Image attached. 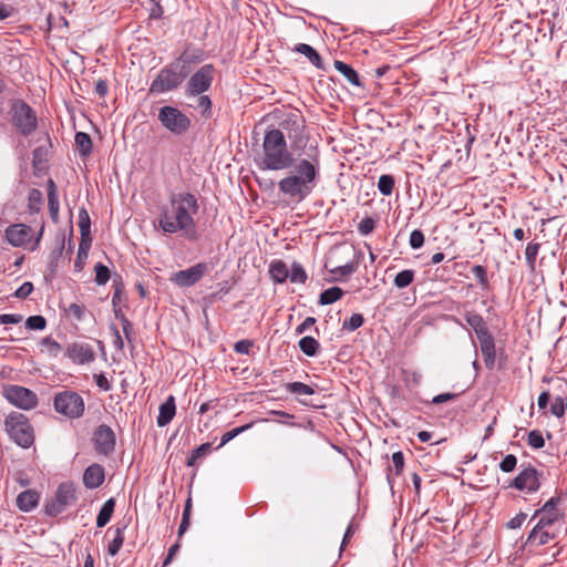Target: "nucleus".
<instances>
[{
	"instance_id": "48",
	"label": "nucleus",
	"mask_w": 567,
	"mask_h": 567,
	"mask_svg": "<svg viewBox=\"0 0 567 567\" xmlns=\"http://www.w3.org/2000/svg\"><path fill=\"white\" fill-rule=\"evenodd\" d=\"M517 464V458L513 454L506 455L503 461L499 463L501 471L505 473L513 472Z\"/></svg>"
},
{
	"instance_id": "6",
	"label": "nucleus",
	"mask_w": 567,
	"mask_h": 567,
	"mask_svg": "<svg viewBox=\"0 0 567 567\" xmlns=\"http://www.w3.org/2000/svg\"><path fill=\"white\" fill-rule=\"evenodd\" d=\"M186 76L187 71L181 61L171 63L157 74L151 84L150 92L162 94L175 90L183 83Z\"/></svg>"
},
{
	"instance_id": "19",
	"label": "nucleus",
	"mask_w": 567,
	"mask_h": 567,
	"mask_svg": "<svg viewBox=\"0 0 567 567\" xmlns=\"http://www.w3.org/2000/svg\"><path fill=\"white\" fill-rule=\"evenodd\" d=\"M104 477L105 474L103 466L100 464H92L84 471L83 483L90 489L97 488L103 484Z\"/></svg>"
},
{
	"instance_id": "31",
	"label": "nucleus",
	"mask_w": 567,
	"mask_h": 567,
	"mask_svg": "<svg viewBox=\"0 0 567 567\" xmlns=\"http://www.w3.org/2000/svg\"><path fill=\"white\" fill-rule=\"evenodd\" d=\"M343 296V291L339 287H331L320 293L319 302L321 305H330L339 300Z\"/></svg>"
},
{
	"instance_id": "10",
	"label": "nucleus",
	"mask_w": 567,
	"mask_h": 567,
	"mask_svg": "<svg viewBox=\"0 0 567 567\" xmlns=\"http://www.w3.org/2000/svg\"><path fill=\"white\" fill-rule=\"evenodd\" d=\"M214 79V66L212 64L203 65L189 79L186 86L187 97H196L206 92Z\"/></svg>"
},
{
	"instance_id": "16",
	"label": "nucleus",
	"mask_w": 567,
	"mask_h": 567,
	"mask_svg": "<svg viewBox=\"0 0 567 567\" xmlns=\"http://www.w3.org/2000/svg\"><path fill=\"white\" fill-rule=\"evenodd\" d=\"M65 355L76 364H85L95 360L93 347L86 342H73L66 347Z\"/></svg>"
},
{
	"instance_id": "12",
	"label": "nucleus",
	"mask_w": 567,
	"mask_h": 567,
	"mask_svg": "<svg viewBox=\"0 0 567 567\" xmlns=\"http://www.w3.org/2000/svg\"><path fill=\"white\" fill-rule=\"evenodd\" d=\"M76 499L75 487L72 483H62L55 493L54 501L47 506V512L50 515L61 513L66 506L72 505Z\"/></svg>"
},
{
	"instance_id": "46",
	"label": "nucleus",
	"mask_w": 567,
	"mask_h": 567,
	"mask_svg": "<svg viewBox=\"0 0 567 567\" xmlns=\"http://www.w3.org/2000/svg\"><path fill=\"white\" fill-rule=\"evenodd\" d=\"M47 326V320L42 316H31L25 321V327L31 330H43Z\"/></svg>"
},
{
	"instance_id": "13",
	"label": "nucleus",
	"mask_w": 567,
	"mask_h": 567,
	"mask_svg": "<svg viewBox=\"0 0 567 567\" xmlns=\"http://www.w3.org/2000/svg\"><path fill=\"white\" fill-rule=\"evenodd\" d=\"M207 271V264L199 262L187 269L174 272L171 277V281L178 287H190L198 282Z\"/></svg>"
},
{
	"instance_id": "20",
	"label": "nucleus",
	"mask_w": 567,
	"mask_h": 567,
	"mask_svg": "<svg viewBox=\"0 0 567 567\" xmlns=\"http://www.w3.org/2000/svg\"><path fill=\"white\" fill-rule=\"evenodd\" d=\"M481 346L484 363L487 369L492 370L495 367L496 351L495 341L492 334L478 340Z\"/></svg>"
},
{
	"instance_id": "63",
	"label": "nucleus",
	"mask_w": 567,
	"mask_h": 567,
	"mask_svg": "<svg viewBox=\"0 0 567 567\" xmlns=\"http://www.w3.org/2000/svg\"><path fill=\"white\" fill-rule=\"evenodd\" d=\"M354 270H355L354 265L347 264V265L337 267L336 269L332 270V272L339 274L341 276H348V275H351Z\"/></svg>"
},
{
	"instance_id": "21",
	"label": "nucleus",
	"mask_w": 567,
	"mask_h": 567,
	"mask_svg": "<svg viewBox=\"0 0 567 567\" xmlns=\"http://www.w3.org/2000/svg\"><path fill=\"white\" fill-rule=\"evenodd\" d=\"M175 398L169 395L166 401L159 405L156 423L159 427L166 426L175 416Z\"/></svg>"
},
{
	"instance_id": "52",
	"label": "nucleus",
	"mask_w": 567,
	"mask_h": 567,
	"mask_svg": "<svg viewBox=\"0 0 567 567\" xmlns=\"http://www.w3.org/2000/svg\"><path fill=\"white\" fill-rule=\"evenodd\" d=\"M33 291L32 282L25 281L23 282L14 292L17 298L23 299L31 295Z\"/></svg>"
},
{
	"instance_id": "3",
	"label": "nucleus",
	"mask_w": 567,
	"mask_h": 567,
	"mask_svg": "<svg viewBox=\"0 0 567 567\" xmlns=\"http://www.w3.org/2000/svg\"><path fill=\"white\" fill-rule=\"evenodd\" d=\"M296 163L293 153L288 148L281 130L272 128L266 132L262 141V157L260 167L268 171H284Z\"/></svg>"
},
{
	"instance_id": "28",
	"label": "nucleus",
	"mask_w": 567,
	"mask_h": 567,
	"mask_svg": "<svg viewBox=\"0 0 567 567\" xmlns=\"http://www.w3.org/2000/svg\"><path fill=\"white\" fill-rule=\"evenodd\" d=\"M192 102L188 105L200 111L203 115H209L212 109L210 99L207 95L199 94L196 97H189Z\"/></svg>"
},
{
	"instance_id": "30",
	"label": "nucleus",
	"mask_w": 567,
	"mask_h": 567,
	"mask_svg": "<svg viewBox=\"0 0 567 567\" xmlns=\"http://www.w3.org/2000/svg\"><path fill=\"white\" fill-rule=\"evenodd\" d=\"M269 274L276 282H284L289 276V270L282 261H276L270 265Z\"/></svg>"
},
{
	"instance_id": "54",
	"label": "nucleus",
	"mask_w": 567,
	"mask_h": 567,
	"mask_svg": "<svg viewBox=\"0 0 567 567\" xmlns=\"http://www.w3.org/2000/svg\"><path fill=\"white\" fill-rule=\"evenodd\" d=\"M42 202V194L38 189H31L29 193V204L31 209H38Z\"/></svg>"
},
{
	"instance_id": "57",
	"label": "nucleus",
	"mask_w": 567,
	"mask_h": 567,
	"mask_svg": "<svg viewBox=\"0 0 567 567\" xmlns=\"http://www.w3.org/2000/svg\"><path fill=\"white\" fill-rule=\"evenodd\" d=\"M92 238L90 235H86L85 237H81V243L79 245L80 250V257H87V251L91 247Z\"/></svg>"
},
{
	"instance_id": "38",
	"label": "nucleus",
	"mask_w": 567,
	"mask_h": 567,
	"mask_svg": "<svg viewBox=\"0 0 567 567\" xmlns=\"http://www.w3.org/2000/svg\"><path fill=\"white\" fill-rule=\"evenodd\" d=\"M123 543H124L123 529L117 527L115 529V537L109 544V547H107L109 554L111 556H115L120 551Z\"/></svg>"
},
{
	"instance_id": "7",
	"label": "nucleus",
	"mask_w": 567,
	"mask_h": 567,
	"mask_svg": "<svg viewBox=\"0 0 567 567\" xmlns=\"http://www.w3.org/2000/svg\"><path fill=\"white\" fill-rule=\"evenodd\" d=\"M54 409L69 419H79L84 413V401L79 393L64 391L55 395Z\"/></svg>"
},
{
	"instance_id": "23",
	"label": "nucleus",
	"mask_w": 567,
	"mask_h": 567,
	"mask_svg": "<svg viewBox=\"0 0 567 567\" xmlns=\"http://www.w3.org/2000/svg\"><path fill=\"white\" fill-rule=\"evenodd\" d=\"M555 537L553 527H547L540 523H536L532 529L528 540L537 545H545Z\"/></svg>"
},
{
	"instance_id": "43",
	"label": "nucleus",
	"mask_w": 567,
	"mask_h": 567,
	"mask_svg": "<svg viewBox=\"0 0 567 567\" xmlns=\"http://www.w3.org/2000/svg\"><path fill=\"white\" fill-rule=\"evenodd\" d=\"M527 444L530 447L538 450L545 445V440L539 431L533 430L527 435Z\"/></svg>"
},
{
	"instance_id": "36",
	"label": "nucleus",
	"mask_w": 567,
	"mask_h": 567,
	"mask_svg": "<svg viewBox=\"0 0 567 567\" xmlns=\"http://www.w3.org/2000/svg\"><path fill=\"white\" fill-rule=\"evenodd\" d=\"M540 244L529 243L525 249V258L529 269L533 271L536 265V257L538 255Z\"/></svg>"
},
{
	"instance_id": "42",
	"label": "nucleus",
	"mask_w": 567,
	"mask_h": 567,
	"mask_svg": "<svg viewBox=\"0 0 567 567\" xmlns=\"http://www.w3.org/2000/svg\"><path fill=\"white\" fill-rule=\"evenodd\" d=\"M252 426V423H249V424H246V425H243V426H239V427H235L228 432H226L223 436H221V442L219 444V446H224L225 444H227L228 442H230L233 439H235L237 435L241 434L243 432L247 431L248 429H250Z\"/></svg>"
},
{
	"instance_id": "62",
	"label": "nucleus",
	"mask_w": 567,
	"mask_h": 567,
	"mask_svg": "<svg viewBox=\"0 0 567 567\" xmlns=\"http://www.w3.org/2000/svg\"><path fill=\"white\" fill-rule=\"evenodd\" d=\"M316 323V319L313 317H307L303 322L297 327L296 332L298 334L303 333L306 330H308L310 327H312Z\"/></svg>"
},
{
	"instance_id": "40",
	"label": "nucleus",
	"mask_w": 567,
	"mask_h": 567,
	"mask_svg": "<svg viewBox=\"0 0 567 567\" xmlns=\"http://www.w3.org/2000/svg\"><path fill=\"white\" fill-rule=\"evenodd\" d=\"M41 346L45 349V351L52 355L58 357L61 351V346L51 337H45L41 340Z\"/></svg>"
},
{
	"instance_id": "17",
	"label": "nucleus",
	"mask_w": 567,
	"mask_h": 567,
	"mask_svg": "<svg viewBox=\"0 0 567 567\" xmlns=\"http://www.w3.org/2000/svg\"><path fill=\"white\" fill-rule=\"evenodd\" d=\"M512 485L527 493L536 492L540 486L539 474L534 467H527L514 478Z\"/></svg>"
},
{
	"instance_id": "56",
	"label": "nucleus",
	"mask_w": 567,
	"mask_h": 567,
	"mask_svg": "<svg viewBox=\"0 0 567 567\" xmlns=\"http://www.w3.org/2000/svg\"><path fill=\"white\" fill-rule=\"evenodd\" d=\"M23 317L17 313L1 315L0 324H17L21 322Z\"/></svg>"
},
{
	"instance_id": "8",
	"label": "nucleus",
	"mask_w": 567,
	"mask_h": 567,
	"mask_svg": "<svg viewBox=\"0 0 567 567\" xmlns=\"http://www.w3.org/2000/svg\"><path fill=\"white\" fill-rule=\"evenodd\" d=\"M158 120L166 130L177 135L184 134L190 126V120L173 106L161 107Z\"/></svg>"
},
{
	"instance_id": "29",
	"label": "nucleus",
	"mask_w": 567,
	"mask_h": 567,
	"mask_svg": "<svg viewBox=\"0 0 567 567\" xmlns=\"http://www.w3.org/2000/svg\"><path fill=\"white\" fill-rule=\"evenodd\" d=\"M75 145L81 156H87L92 150V141L90 135L84 132H78L75 134Z\"/></svg>"
},
{
	"instance_id": "59",
	"label": "nucleus",
	"mask_w": 567,
	"mask_h": 567,
	"mask_svg": "<svg viewBox=\"0 0 567 567\" xmlns=\"http://www.w3.org/2000/svg\"><path fill=\"white\" fill-rule=\"evenodd\" d=\"M526 514L525 513H519L517 514L515 517H513L507 524V528L509 529H515V528H518L523 525L524 520L526 519Z\"/></svg>"
},
{
	"instance_id": "24",
	"label": "nucleus",
	"mask_w": 567,
	"mask_h": 567,
	"mask_svg": "<svg viewBox=\"0 0 567 567\" xmlns=\"http://www.w3.org/2000/svg\"><path fill=\"white\" fill-rule=\"evenodd\" d=\"M40 495L33 489H27L17 497V506L22 512H30L39 504Z\"/></svg>"
},
{
	"instance_id": "25",
	"label": "nucleus",
	"mask_w": 567,
	"mask_h": 567,
	"mask_svg": "<svg viewBox=\"0 0 567 567\" xmlns=\"http://www.w3.org/2000/svg\"><path fill=\"white\" fill-rule=\"evenodd\" d=\"M334 68L353 85L361 86L360 78L357 71L349 64L336 60Z\"/></svg>"
},
{
	"instance_id": "60",
	"label": "nucleus",
	"mask_w": 567,
	"mask_h": 567,
	"mask_svg": "<svg viewBox=\"0 0 567 567\" xmlns=\"http://www.w3.org/2000/svg\"><path fill=\"white\" fill-rule=\"evenodd\" d=\"M96 385L103 391H110L111 384L103 373L94 374Z\"/></svg>"
},
{
	"instance_id": "50",
	"label": "nucleus",
	"mask_w": 567,
	"mask_h": 567,
	"mask_svg": "<svg viewBox=\"0 0 567 567\" xmlns=\"http://www.w3.org/2000/svg\"><path fill=\"white\" fill-rule=\"evenodd\" d=\"M374 220L371 217H364L358 225V230L361 235L367 236L374 229Z\"/></svg>"
},
{
	"instance_id": "49",
	"label": "nucleus",
	"mask_w": 567,
	"mask_h": 567,
	"mask_svg": "<svg viewBox=\"0 0 567 567\" xmlns=\"http://www.w3.org/2000/svg\"><path fill=\"white\" fill-rule=\"evenodd\" d=\"M549 411L556 417H561L565 413V404L563 398H555L550 404Z\"/></svg>"
},
{
	"instance_id": "53",
	"label": "nucleus",
	"mask_w": 567,
	"mask_h": 567,
	"mask_svg": "<svg viewBox=\"0 0 567 567\" xmlns=\"http://www.w3.org/2000/svg\"><path fill=\"white\" fill-rule=\"evenodd\" d=\"M69 315L73 316L78 321H82L85 315V308L78 303H71L69 306Z\"/></svg>"
},
{
	"instance_id": "9",
	"label": "nucleus",
	"mask_w": 567,
	"mask_h": 567,
	"mask_svg": "<svg viewBox=\"0 0 567 567\" xmlns=\"http://www.w3.org/2000/svg\"><path fill=\"white\" fill-rule=\"evenodd\" d=\"M4 398L21 410H32L38 405L37 394L21 385H7L3 388Z\"/></svg>"
},
{
	"instance_id": "18",
	"label": "nucleus",
	"mask_w": 567,
	"mask_h": 567,
	"mask_svg": "<svg viewBox=\"0 0 567 567\" xmlns=\"http://www.w3.org/2000/svg\"><path fill=\"white\" fill-rule=\"evenodd\" d=\"M31 227L24 224L11 225L6 230V237L8 241L16 246H23L31 239Z\"/></svg>"
},
{
	"instance_id": "14",
	"label": "nucleus",
	"mask_w": 567,
	"mask_h": 567,
	"mask_svg": "<svg viewBox=\"0 0 567 567\" xmlns=\"http://www.w3.org/2000/svg\"><path fill=\"white\" fill-rule=\"evenodd\" d=\"M559 503V496L551 497L543 505L542 508L535 512L533 519L538 517L537 523H540L547 527H554V525L564 516V513L558 508Z\"/></svg>"
},
{
	"instance_id": "32",
	"label": "nucleus",
	"mask_w": 567,
	"mask_h": 567,
	"mask_svg": "<svg viewBox=\"0 0 567 567\" xmlns=\"http://www.w3.org/2000/svg\"><path fill=\"white\" fill-rule=\"evenodd\" d=\"M300 350L308 357H313L317 354L319 349L318 341L312 337H303L299 341Z\"/></svg>"
},
{
	"instance_id": "34",
	"label": "nucleus",
	"mask_w": 567,
	"mask_h": 567,
	"mask_svg": "<svg viewBox=\"0 0 567 567\" xmlns=\"http://www.w3.org/2000/svg\"><path fill=\"white\" fill-rule=\"evenodd\" d=\"M415 272L413 270L406 269L400 271L394 278L395 287L402 289L410 286L414 279Z\"/></svg>"
},
{
	"instance_id": "51",
	"label": "nucleus",
	"mask_w": 567,
	"mask_h": 567,
	"mask_svg": "<svg viewBox=\"0 0 567 567\" xmlns=\"http://www.w3.org/2000/svg\"><path fill=\"white\" fill-rule=\"evenodd\" d=\"M424 244V235L421 230H413L410 235V246L413 249L421 248Z\"/></svg>"
},
{
	"instance_id": "61",
	"label": "nucleus",
	"mask_w": 567,
	"mask_h": 567,
	"mask_svg": "<svg viewBox=\"0 0 567 567\" xmlns=\"http://www.w3.org/2000/svg\"><path fill=\"white\" fill-rule=\"evenodd\" d=\"M94 91L97 95H100L101 97H104L109 91L107 82L102 79L97 80L95 83V86H94Z\"/></svg>"
},
{
	"instance_id": "47",
	"label": "nucleus",
	"mask_w": 567,
	"mask_h": 567,
	"mask_svg": "<svg viewBox=\"0 0 567 567\" xmlns=\"http://www.w3.org/2000/svg\"><path fill=\"white\" fill-rule=\"evenodd\" d=\"M48 206L52 218L56 219L59 215V196L58 193L49 192Z\"/></svg>"
},
{
	"instance_id": "33",
	"label": "nucleus",
	"mask_w": 567,
	"mask_h": 567,
	"mask_svg": "<svg viewBox=\"0 0 567 567\" xmlns=\"http://www.w3.org/2000/svg\"><path fill=\"white\" fill-rule=\"evenodd\" d=\"M212 452V445L210 443H204L199 445L197 449H195L189 458L187 460L188 466H195L197 461L202 457L207 456Z\"/></svg>"
},
{
	"instance_id": "15",
	"label": "nucleus",
	"mask_w": 567,
	"mask_h": 567,
	"mask_svg": "<svg viewBox=\"0 0 567 567\" xmlns=\"http://www.w3.org/2000/svg\"><path fill=\"white\" fill-rule=\"evenodd\" d=\"M94 446L97 453L109 455L114 451L115 447V434L113 430L102 424L97 426L93 436Z\"/></svg>"
},
{
	"instance_id": "22",
	"label": "nucleus",
	"mask_w": 567,
	"mask_h": 567,
	"mask_svg": "<svg viewBox=\"0 0 567 567\" xmlns=\"http://www.w3.org/2000/svg\"><path fill=\"white\" fill-rule=\"evenodd\" d=\"M465 321L474 330L478 340L492 334L481 315L468 311L465 313Z\"/></svg>"
},
{
	"instance_id": "35",
	"label": "nucleus",
	"mask_w": 567,
	"mask_h": 567,
	"mask_svg": "<svg viewBox=\"0 0 567 567\" xmlns=\"http://www.w3.org/2000/svg\"><path fill=\"white\" fill-rule=\"evenodd\" d=\"M286 389L289 392H291L293 394H298V395H311L315 393V390L310 385L302 383V382L287 383Z\"/></svg>"
},
{
	"instance_id": "39",
	"label": "nucleus",
	"mask_w": 567,
	"mask_h": 567,
	"mask_svg": "<svg viewBox=\"0 0 567 567\" xmlns=\"http://www.w3.org/2000/svg\"><path fill=\"white\" fill-rule=\"evenodd\" d=\"M90 226L91 220L90 216L86 212V209L82 208L79 212V228L81 233V237H85L86 235H90Z\"/></svg>"
},
{
	"instance_id": "37",
	"label": "nucleus",
	"mask_w": 567,
	"mask_h": 567,
	"mask_svg": "<svg viewBox=\"0 0 567 567\" xmlns=\"http://www.w3.org/2000/svg\"><path fill=\"white\" fill-rule=\"evenodd\" d=\"M378 188L383 195H391L394 188V178L391 175H381L378 181Z\"/></svg>"
},
{
	"instance_id": "41",
	"label": "nucleus",
	"mask_w": 567,
	"mask_h": 567,
	"mask_svg": "<svg viewBox=\"0 0 567 567\" xmlns=\"http://www.w3.org/2000/svg\"><path fill=\"white\" fill-rule=\"evenodd\" d=\"M95 270V282L97 285H105L110 279V270L106 266L99 262L94 267Z\"/></svg>"
},
{
	"instance_id": "4",
	"label": "nucleus",
	"mask_w": 567,
	"mask_h": 567,
	"mask_svg": "<svg viewBox=\"0 0 567 567\" xmlns=\"http://www.w3.org/2000/svg\"><path fill=\"white\" fill-rule=\"evenodd\" d=\"M280 126L287 132L288 138L291 141L292 151L305 153L309 147V137L306 135V122L303 116L298 111L289 112L282 117Z\"/></svg>"
},
{
	"instance_id": "64",
	"label": "nucleus",
	"mask_w": 567,
	"mask_h": 567,
	"mask_svg": "<svg viewBox=\"0 0 567 567\" xmlns=\"http://www.w3.org/2000/svg\"><path fill=\"white\" fill-rule=\"evenodd\" d=\"M472 271L474 276L481 281V284H486V270L483 266H475Z\"/></svg>"
},
{
	"instance_id": "5",
	"label": "nucleus",
	"mask_w": 567,
	"mask_h": 567,
	"mask_svg": "<svg viewBox=\"0 0 567 567\" xmlns=\"http://www.w3.org/2000/svg\"><path fill=\"white\" fill-rule=\"evenodd\" d=\"M9 437L23 449H29L34 442V431L29 419L20 412H11L4 420Z\"/></svg>"
},
{
	"instance_id": "55",
	"label": "nucleus",
	"mask_w": 567,
	"mask_h": 567,
	"mask_svg": "<svg viewBox=\"0 0 567 567\" xmlns=\"http://www.w3.org/2000/svg\"><path fill=\"white\" fill-rule=\"evenodd\" d=\"M392 463L394 466V474L400 475L403 470V465H404V457H403L402 452L393 453Z\"/></svg>"
},
{
	"instance_id": "27",
	"label": "nucleus",
	"mask_w": 567,
	"mask_h": 567,
	"mask_svg": "<svg viewBox=\"0 0 567 567\" xmlns=\"http://www.w3.org/2000/svg\"><path fill=\"white\" fill-rule=\"evenodd\" d=\"M115 507V501L113 498L107 499L99 512L96 517L97 527H104L111 519Z\"/></svg>"
},
{
	"instance_id": "2",
	"label": "nucleus",
	"mask_w": 567,
	"mask_h": 567,
	"mask_svg": "<svg viewBox=\"0 0 567 567\" xmlns=\"http://www.w3.org/2000/svg\"><path fill=\"white\" fill-rule=\"evenodd\" d=\"M199 205L197 198L188 193H173L166 204L159 206L157 225L164 234H181L193 238L196 234L195 215Z\"/></svg>"
},
{
	"instance_id": "1",
	"label": "nucleus",
	"mask_w": 567,
	"mask_h": 567,
	"mask_svg": "<svg viewBox=\"0 0 567 567\" xmlns=\"http://www.w3.org/2000/svg\"><path fill=\"white\" fill-rule=\"evenodd\" d=\"M303 158L296 162L278 182V189L286 198L296 203L305 200L315 189L320 174L318 145L309 144Z\"/></svg>"
},
{
	"instance_id": "26",
	"label": "nucleus",
	"mask_w": 567,
	"mask_h": 567,
	"mask_svg": "<svg viewBox=\"0 0 567 567\" xmlns=\"http://www.w3.org/2000/svg\"><path fill=\"white\" fill-rule=\"evenodd\" d=\"M295 51L306 55L315 66L322 68V59L311 45L299 43L296 45Z\"/></svg>"
},
{
	"instance_id": "44",
	"label": "nucleus",
	"mask_w": 567,
	"mask_h": 567,
	"mask_svg": "<svg viewBox=\"0 0 567 567\" xmlns=\"http://www.w3.org/2000/svg\"><path fill=\"white\" fill-rule=\"evenodd\" d=\"M288 277L290 278L291 282H298V284H303L307 279L305 269L298 264L292 265V268L289 271Z\"/></svg>"
},
{
	"instance_id": "45",
	"label": "nucleus",
	"mask_w": 567,
	"mask_h": 567,
	"mask_svg": "<svg viewBox=\"0 0 567 567\" xmlns=\"http://www.w3.org/2000/svg\"><path fill=\"white\" fill-rule=\"evenodd\" d=\"M363 316L360 313H353L349 320H346L342 328L348 331H354L363 324Z\"/></svg>"
},
{
	"instance_id": "58",
	"label": "nucleus",
	"mask_w": 567,
	"mask_h": 567,
	"mask_svg": "<svg viewBox=\"0 0 567 567\" xmlns=\"http://www.w3.org/2000/svg\"><path fill=\"white\" fill-rule=\"evenodd\" d=\"M252 347V342L249 341V340H240L238 342L235 343V351L237 353H241V354H248L250 349Z\"/></svg>"
},
{
	"instance_id": "11",
	"label": "nucleus",
	"mask_w": 567,
	"mask_h": 567,
	"mask_svg": "<svg viewBox=\"0 0 567 567\" xmlns=\"http://www.w3.org/2000/svg\"><path fill=\"white\" fill-rule=\"evenodd\" d=\"M12 112L13 124L23 135H29L35 130L37 116L28 104L18 102L13 105Z\"/></svg>"
}]
</instances>
